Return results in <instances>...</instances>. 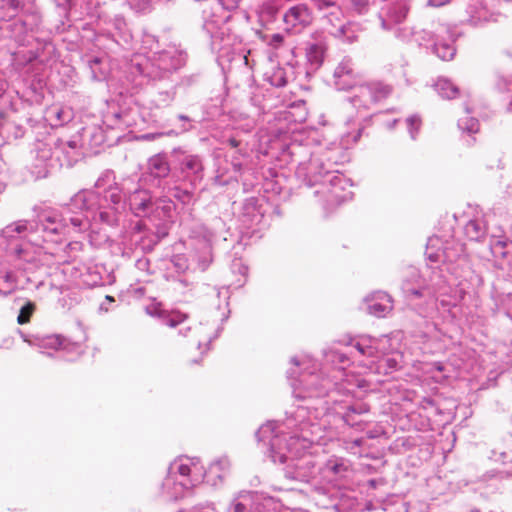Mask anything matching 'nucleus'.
<instances>
[{"mask_svg": "<svg viewBox=\"0 0 512 512\" xmlns=\"http://www.w3.org/2000/svg\"><path fill=\"white\" fill-rule=\"evenodd\" d=\"M381 302H375L369 306V313L381 318L385 317L393 310L392 297L386 293H378L377 297Z\"/></svg>", "mask_w": 512, "mask_h": 512, "instance_id": "obj_1", "label": "nucleus"}, {"mask_svg": "<svg viewBox=\"0 0 512 512\" xmlns=\"http://www.w3.org/2000/svg\"><path fill=\"white\" fill-rule=\"evenodd\" d=\"M307 15V8L303 6L291 7L284 15L286 23L296 26L298 23L304 21V16Z\"/></svg>", "mask_w": 512, "mask_h": 512, "instance_id": "obj_2", "label": "nucleus"}, {"mask_svg": "<svg viewBox=\"0 0 512 512\" xmlns=\"http://www.w3.org/2000/svg\"><path fill=\"white\" fill-rule=\"evenodd\" d=\"M436 87L439 94L447 99H453L459 93L458 87L447 79L438 80Z\"/></svg>", "mask_w": 512, "mask_h": 512, "instance_id": "obj_3", "label": "nucleus"}, {"mask_svg": "<svg viewBox=\"0 0 512 512\" xmlns=\"http://www.w3.org/2000/svg\"><path fill=\"white\" fill-rule=\"evenodd\" d=\"M151 171L156 177H165L169 173L168 163L161 157L151 159Z\"/></svg>", "mask_w": 512, "mask_h": 512, "instance_id": "obj_4", "label": "nucleus"}, {"mask_svg": "<svg viewBox=\"0 0 512 512\" xmlns=\"http://www.w3.org/2000/svg\"><path fill=\"white\" fill-rule=\"evenodd\" d=\"M324 48L318 44H312L309 46L307 51V57L309 61L316 65H321L324 59Z\"/></svg>", "mask_w": 512, "mask_h": 512, "instance_id": "obj_5", "label": "nucleus"}, {"mask_svg": "<svg viewBox=\"0 0 512 512\" xmlns=\"http://www.w3.org/2000/svg\"><path fill=\"white\" fill-rule=\"evenodd\" d=\"M371 91L375 101L386 98L392 91L391 87L382 83L371 84Z\"/></svg>", "mask_w": 512, "mask_h": 512, "instance_id": "obj_6", "label": "nucleus"}, {"mask_svg": "<svg viewBox=\"0 0 512 512\" xmlns=\"http://www.w3.org/2000/svg\"><path fill=\"white\" fill-rule=\"evenodd\" d=\"M35 311V305L32 302L26 303L21 309L17 317V322L20 325L30 322V319Z\"/></svg>", "mask_w": 512, "mask_h": 512, "instance_id": "obj_7", "label": "nucleus"}, {"mask_svg": "<svg viewBox=\"0 0 512 512\" xmlns=\"http://www.w3.org/2000/svg\"><path fill=\"white\" fill-rule=\"evenodd\" d=\"M188 318V315L183 314L181 312H172L167 318V325L169 327H176L177 325L183 323Z\"/></svg>", "mask_w": 512, "mask_h": 512, "instance_id": "obj_8", "label": "nucleus"}, {"mask_svg": "<svg viewBox=\"0 0 512 512\" xmlns=\"http://www.w3.org/2000/svg\"><path fill=\"white\" fill-rule=\"evenodd\" d=\"M355 348L357 349V351L362 354V355H365V356H368V357H375L377 356V349L371 345H366L364 346L363 344L361 343H357L355 345Z\"/></svg>", "mask_w": 512, "mask_h": 512, "instance_id": "obj_9", "label": "nucleus"}, {"mask_svg": "<svg viewBox=\"0 0 512 512\" xmlns=\"http://www.w3.org/2000/svg\"><path fill=\"white\" fill-rule=\"evenodd\" d=\"M191 472V467L189 464L181 463L178 466V473L182 476H189Z\"/></svg>", "mask_w": 512, "mask_h": 512, "instance_id": "obj_10", "label": "nucleus"}, {"mask_svg": "<svg viewBox=\"0 0 512 512\" xmlns=\"http://www.w3.org/2000/svg\"><path fill=\"white\" fill-rule=\"evenodd\" d=\"M219 1L228 10L235 9L239 3V0H219Z\"/></svg>", "mask_w": 512, "mask_h": 512, "instance_id": "obj_11", "label": "nucleus"}, {"mask_svg": "<svg viewBox=\"0 0 512 512\" xmlns=\"http://www.w3.org/2000/svg\"><path fill=\"white\" fill-rule=\"evenodd\" d=\"M283 36L281 34H274L272 35L271 37V41H270V44L273 46V47H279L282 43H283Z\"/></svg>", "mask_w": 512, "mask_h": 512, "instance_id": "obj_12", "label": "nucleus"}, {"mask_svg": "<svg viewBox=\"0 0 512 512\" xmlns=\"http://www.w3.org/2000/svg\"><path fill=\"white\" fill-rule=\"evenodd\" d=\"M468 131L471 133H477L479 131V123L477 120L471 118L469 120V126L467 127Z\"/></svg>", "mask_w": 512, "mask_h": 512, "instance_id": "obj_13", "label": "nucleus"}, {"mask_svg": "<svg viewBox=\"0 0 512 512\" xmlns=\"http://www.w3.org/2000/svg\"><path fill=\"white\" fill-rule=\"evenodd\" d=\"M451 0H429L428 4L432 7H441L448 4Z\"/></svg>", "mask_w": 512, "mask_h": 512, "instance_id": "obj_14", "label": "nucleus"}, {"mask_svg": "<svg viewBox=\"0 0 512 512\" xmlns=\"http://www.w3.org/2000/svg\"><path fill=\"white\" fill-rule=\"evenodd\" d=\"M8 5L13 12H17L21 7L20 2L18 0H9Z\"/></svg>", "mask_w": 512, "mask_h": 512, "instance_id": "obj_15", "label": "nucleus"}, {"mask_svg": "<svg viewBox=\"0 0 512 512\" xmlns=\"http://www.w3.org/2000/svg\"><path fill=\"white\" fill-rule=\"evenodd\" d=\"M320 9L332 6L334 3L330 0H317Z\"/></svg>", "mask_w": 512, "mask_h": 512, "instance_id": "obj_16", "label": "nucleus"}, {"mask_svg": "<svg viewBox=\"0 0 512 512\" xmlns=\"http://www.w3.org/2000/svg\"><path fill=\"white\" fill-rule=\"evenodd\" d=\"M245 509H246L245 505L240 502L234 504V506H233L234 512H244Z\"/></svg>", "mask_w": 512, "mask_h": 512, "instance_id": "obj_17", "label": "nucleus"}, {"mask_svg": "<svg viewBox=\"0 0 512 512\" xmlns=\"http://www.w3.org/2000/svg\"><path fill=\"white\" fill-rule=\"evenodd\" d=\"M442 47H445V46L443 45ZM446 47H447L448 51H447V54H444L441 56L443 59L451 58L454 54V51L452 48H449V46H446Z\"/></svg>", "mask_w": 512, "mask_h": 512, "instance_id": "obj_18", "label": "nucleus"}, {"mask_svg": "<svg viewBox=\"0 0 512 512\" xmlns=\"http://www.w3.org/2000/svg\"><path fill=\"white\" fill-rule=\"evenodd\" d=\"M25 230H26V225L25 224H18L15 227V231L18 232V233H21V232H23Z\"/></svg>", "mask_w": 512, "mask_h": 512, "instance_id": "obj_19", "label": "nucleus"}, {"mask_svg": "<svg viewBox=\"0 0 512 512\" xmlns=\"http://www.w3.org/2000/svg\"><path fill=\"white\" fill-rule=\"evenodd\" d=\"M195 164H196V160H194V159H190V160H188V161L186 162V166H187L189 169H193V168H194V166H195Z\"/></svg>", "mask_w": 512, "mask_h": 512, "instance_id": "obj_20", "label": "nucleus"}, {"mask_svg": "<svg viewBox=\"0 0 512 512\" xmlns=\"http://www.w3.org/2000/svg\"><path fill=\"white\" fill-rule=\"evenodd\" d=\"M229 144H230L232 147H237V146L239 145V142H238L236 139L231 138V139L229 140Z\"/></svg>", "mask_w": 512, "mask_h": 512, "instance_id": "obj_21", "label": "nucleus"}, {"mask_svg": "<svg viewBox=\"0 0 512 512\" xmlns=\"http://www.w3.org/2000/svg\"><path fill=\"white\" fill-rule=\"evenodd\" d=\"M366 4H367V0H358V1L356 2V5H357V6H361V7H362V6H365Z\"/></svg>", "mask_w": 512, "mask_h": 512, "instance_id": "obj_22", "label": "nucleus"}, {"mask_svg": "<svg viewBox=\"0 0 512 512\" xmlns=\"http://www.w3.org/2000/svg\"><path fill=\"white\" fill-rule=\"evenodd\" d=\"M411 293H412L414 296H416V297H421V296H422L421 292H420V291H418V290H413Z\"/></svg>", "mask_w": 512, "mask_h": 512, "instance_id": "obj_23", "label": "nucleus"}, {"mask_svg": "<svg viewBox=\"0 0 512 512\" xmlns=\"http://www.w3.org/2000/svg\"><path fill=\"white\" fill-rule=\"evenodd\" d=\"M62 113H63V111H62V110H59V111L57 112V118H58V119H61V115H62Z\"/></svg>", "mask_w": 512, "mask_h": 512, "instance_id": "obj_24", "label": "nucleus"}, {"mask_svg": "<svg viewBox=\"0 0 512 512\" xmlns=\"http://www.w3.org/2000/svg\"><path fill=\"white\" fill-rule=\"evenodd\" d=\"M349 411L350 412H356V410L354 408H350Z\"/></svg>", "mask_w": 512, "mask_h": 512, "instance_id": "obj_25", "label": "nucleus"}, {"mask_svg": "<svg viewBox=\"0 0 512 512\" xmlns=\"http://www.w3.org/2000/svg\"><path fill=\"white\" fill-rule=\"evenodd\" d=\"M469 225L474 226V227L476 226V224L474 222H470Z\"/></svg>", "mask_w": 512, "mask_h": 512, "instance_id": "obj_26", "label": "nucleus"}]
</instances>
